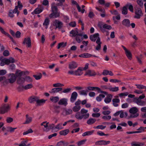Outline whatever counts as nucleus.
<instances>
[{"instance_id": "7", "label": "nucleus", "mask_w": 146, "mask_h": 146, "mask_svg": "<svg viewBox=\"0 0 146 146\" xmlns=\"http://www.w3.org/2000/svg\"><path fill=\"white\" fill-rule=\"evenodd\" d=\"M135 15L134 17L137 19H139L143 15V13L140 9L136 8L135 9Z\"/></svg>"}, {"instance_id": "2", "label": "nucleus", "mask_w": 146, "mask_h": 146, "mask_svg": "<svg viewBox=\"0 0 146 146\" xmlns=\"http://www.w3.org/2000/svg\"><path fill=\"white\" fill-rule=\"evenodd\" d=\"M11 109V106L8 104H5L2 105L0 107V113L4 114L8 112Z\"/></svg>"}, {"instance_id": "42", "label": "nucleus", "mask_w": 146, "mask_h": 146, "mask_svg": "<svg viewBox=\"0 0 146 146\" xmlns=\"http://www.w3.org/2000/svg\"><path fill=\"white\" fill-rule=\"evenodd\" d=\"M65 112V114L69 115L72 113V111L71 109H65L64 110V111L62 113V114L64 115V113Z\"/></svg>"}, {"instance_id": "45", "label": "nucleus", "mask_w": 146, "mask_h": 146, "mask_svg": "<svg viewBox=\"0 0 146 146\" xmlns=\"http://www.w3.org/2000/svg\"><path fill=\"white\" fill-rule=\"evenodd\" d=\"M25 81V78L22 77H20L18 78L17 82L19 84H21L24 83Z\"/></svg>"}, {"instance_id": "14", "label": "nucleus", "mask_w": 146, "mask_h": 146, "mask_svg": "<svg viewBox=\"0 0 146 146\" xmlns=\"http://www.w3.org/2000/svg\"><path fill=\"white\" fill-rule=\"evenodd\" d=\"M69 68L70 69H73L76 68L78 66L77 63L75 61H72L69 64Z\"/></svg>"}, {"instance_id": "26", "label": "nucleus", "mask_w": 146, "mask_h": 146, "mask_svg": "<svg viewBox=\"0 0 146 146\" xmlns=\"http://www.w3.org/2000/svg\"><path fill=\"white\" fill-rule=\"evenodd\" d=\"M92 54L88 53H85L79 55V57L84 58H89L92 57Z\"/></svg>"}, {"instance_id": "62", "label": "nucleus", "mask_w": 146, "mask_h": 146, "mask_svg": "<svg viewBox=\"0 0 146 146\" xmlns=\"http://www.w3.org/2000/svg\"><path fill=\"white\" fill-rule=\"evenodd\" d=\"M102 118L106 120H109L111 118L110 115H105L102 117Z\"/></svg>"}, {"instance_id": "39", "label": "nucleus", "mask_w": 146, "mask_h": 146, "mask_svg": "<svg viewBox=\"0 0 146 146\" xmlns=\"http://www.w3.org/2000/svg\"><path fill=\"white\" fill-rule=\"evenodd\" d=\"M108 90L113 92H116L119 90V88L118 87H113L111 86H109Z\"/></svg>"}, {"instance_id": "17", "label": "nucleus", "mask_w": 146, "mask_h": 146, "mask_svg": "<svg viewBox=\"0 0 146 146\" xmlns=\"http://www.w3.org/2000/svg\"><path fill=\"white\" fill-rule=\"evenodd\" d=\"M78 96L77 93L75 92H73L72 94L70 101L71 102H74V101L76 100L77 97Z\"/></svg>"}, {"instance_id": "9", "label": "nucleus", "mask_w": 146, "mask_h": 146, "mask_svg": "<svg viewBox=\"0 0 146 146\" xmlns=\"http://www.w3.org/2000/svg\"><path fill=\"white\" fill-rule=\"evenodd\" d=\"M46 100L44 99H39V98L37 97L36 100V106H41L43 105L45 103Z\"/></svg>"}, {"instance_id": "49", "label": "nucleus", "mask_w": 146, "mask_h": 146, "mask_svg": "<svg viewBox=\"0 0 146 146\" xmlns=\"http://www.w3.org/2000/svg\"><path fill=\"white\" fill-rule=\"evenodd\" d=\"M144 145L143 143L139 142H133L131 143L132 146H142Z\"/></svg>"}, {"instance_id": "38", "label": "nucleus", "mask_w": 146, "mask_h": 146, "mask_svg": "<svg viewBox=\"0 0 146 146\" xmlns=\"http://www.w3.org/2000/svg\"><path fill=\"white\" fill-rule=\"evenodd\" d=\"M87 89L89 90H96L98 92H101L100 88L98 87L89 86L87 88Z\"/></svg>"}, {"instance_id": "60", "label": "nucleus", "mask_w": 146, "mask_h": 146, "mask_svg": "<svg viewBox=\"0 0 146 146\" xmlns=\"http://www.w3.org/2000/svg\"><path fill=\"white\" fill-rule=\"evenodd\" d=\"M33 76L36 80H39L42 77V74H41L38 75H34Z\"/></svg>"}, {"instance_id": "56", "label": "nucleus", "mask_w": 146, "mask_h": 146, "mask_svg": "<svg viewBox=\"0 0 146 146\" xmlns=\"http://www.w3.org/2000/svg\"><path fill=\"white\" fill-rule=\"evenodd\" d=\"M7 131H10L11 132H13L15 129H16L17 128H13L10 127H7Z\"/></svg>"}, {"instance_id": "50", "label": "nucleus", "mask_w": 146, "mask_h": 146, "mask_svg": "<svg viewBox=\"0 0 146 146\" xmlns=\"http://www.w3.org/2000/svg\"><path fill=\"white\" fill-rule=\"evenodd\" d=\"M86 139H83L79 141L77 143V144L78 146H80L85 144L86 141Z\"/></svg>"}, {"instance_id": "58", "label": "nucleus", "mask_w": 146, "mask_h": 146, "mask_svg": "<svg viewBox=\"0 0 146 146\" xmlns=\"http://www.w3.org/2000/svg\"><path fill=\"white\" fill-rule=\"evenodd\" d=\"M13 118L10 117H7L6 118V121L7 123H10L13 121Z\"/></svg>"}, {"instance_id": "51", "label": "nucleus", "mask_w": 146, "mask_h": 146, "mask_svg": "<svg viewBox=\"0 0 146 146\" xmlns=\"http://www.w3.org/2000/svg\"><path fill=\"white\" fill-rule=\"evenodd\" d=\"M66 45V42H61L58 44V48L59 49L61 48L65 47Z\"/></svg>"}, {"instance_id": "16", "label": "nucleus", "mask_w": 146, "mask_h": 146, "mask_svg": "<svg viewBox=\"0 0 146 146\" xmlns=\"http://www.w3.org/2000/svg\"><path fill=\"white\" fill-rule=\"evenodd\" d=\"M3 56H0V61H1V62L0 63V66H3L6 64L8 65V62L7 60V59H3Z\"/></svg>"}, {"instance_id": "53", "label": "nucleus", "mask_w": 146, "mask_h": 146, "mask_svg": "<svg viewBox=\"0 0 146 146\" xmlns=\"http://www.w3.org/2000/svg\"><path fill=\"white\" fill-rule=\"evenodd\" d=\"M80 106H75L72 108L73 110L75 112L78 111L80 109Z\"/></svg>"}, {"instance_id": "64", "label": "nucleus", "mask_w": 146, "mask_h": 146, "mask_svg": "<svg viewBox=\"0 0 146 146\" xmlns=\"http://www.w3.org/2000/svg\"><path fill=\"white\" fill-rule=\"evenodd\" d=\"M27 142V140L23 141H21V143L19 144V146H27L26 144Z\"/></svg>"}, {"instance_id": "59", "label": "nucleus", "mask_w": 146, "mask_h": 146, "mask_svg": "<svg viewBox=\"0 0 146 146\" xmlns=\"http://www.w3.org/2000/svg\"><path fill=\"white\" fill-rule=\"evenodd\" d=\"M33 87L32 84H30L25 85L24 87V88L25 90H27Z\"/></svg>"}, {"instance_id": "41", "label": "nucleus", "mask_w": 146, "mask_h": 146, "mask_svg": "<svg viewBox=\"0 0 146 146\" xmlns=\"http://www.w3.org/2000/svg\"><path fill=\"white\" fill-rule=\"evenodd\" d=\"M113 20L115 24H117L118 21L117 20H119L120 19V17L119 15H117L116 16H114L113 17Z\"/></svg>"}, {"instance_id": "32", "label": "nucleus", "mask_w": 146, "mask_h": 146, "mask_svg": "<svg viewBox=\"0 0 146 146\" xmlns=\"http://www.w3.org/2000/svg\"><path fill=\"white\" fill-rule=\"evenodd\" d=\"M25 72L24 71H21L20 70L17 71L15 73V75L17 77H21L23 74H25Z\"/></svg>"}, {"instance_id": "3", "label": "nucleus", "mask_w": 146, "mask_h": 146, "mask_svg": "<svg viewBox=\"0 0 146 146\" xmlns=\"http://www.w3.org/2000/svg\"><path fill=\"white\" fill-rule=\"evenodd\" d=\"M63 26V23L61 21L55 19L53 20L51 24V27H54L55 29L58 28L60 29Z\"/></svg>"}, {"instance_id": "8", "label": "nucleus", "mask_w": 146, "mask_h": 146, "mask_svg": "<svg viewBox=\"0 0 146 146\" xmlns=\"http://www.w3.org/2000/svg\"><path fill=\"white\" fill-rule=\"evenodd\" d=\"M110 143V141H109L102 140L96 141L95 143V145H106L109 144Z\"/></svg>"}, {"instance_id": "11", "label": "nucleus", "mask_w": 146, "mask_h": 146, "mask_svg": "<svg viewBox=\"0 0 146 146\" xmlns=\"http://www.w3.org/2000/svg\"><path fill=\"white\" fill-rule=\"evenodd\" d=\"M44 9V7L42 6H40L36 8L32 13L35 14H38L42 11Z\"/></svg>"}, {"instance_id": "34", "label": "nucleus", "mask_w": 146, "mask_h": 146, "mask_svg": "<svg viewBox=\"0 0 146 146\" xmlns=\"http://www.w3.org/2000/svg\"><path fill=\"white\" fill-rule=\"evenodd\" d=\"M96 121L95 119L90 118L87 120V123L89 125H91L94 124Z\"/></svg>"}, {"instance_id": "36", "label": "nucleus", "mask_w": 146, "mask_h": 146, "mask_svg": "<svg viewBox=\"0 0 146 146\" xmlns=\"http://www.w3.org/2000/svg\"><path fill=\"white\" fill-rule=\"evenodd\" d=\"M56 131H58L59 130L62 129L63 128L62 123H60L58 124L55 127Z\"/></svg>"}, {"instance_id": "30", "label": "nucleus", "mask_w": 146, "mask_h": 146, "mask_svg": "<svg viewBox=\"0 0 146 146\" xmlns=\"http://www.w3.org/2000/svg\"><path fill=\"white\" fill-rule=\"evenodd\" d=\"M96 73L93 70H88L86 72L85 75H88L90 76H92L95 75Z\"/></svg>"}, {"instance_id": "6", "label": "nucleus", "mask_w": 146, "mask_h": 146, "mask_svg": "<svg viewBox=\"0 0 146 146\" xmlns=\"http://www.w3.org/2000/svg\"><path fill=\"white\" fill-rule=\"evenodd\" d=\"M121 47L125 51V54L128 58L129 60H131L132 58V55L130 51L124 46L122 45Z\"/></svg>"}, {"instance_id": "54", "label": "nucleus", "mask_w": 146, "mask_h": 146, "mask_svg": "<svg viewBox=\"0 0 146 146\" xmlns=\"http://www.w3.org/2000/svg\"><path fill=\"white\" fill-rule=\"evenodd\" d=\"M122 12V13L123 15H126L127 14V9L126 6L123 7Z\"/></svg>"}, {"instance_id": "57", "label": "nucleus", "mask_w": 146, "mask_h": 146, "mask_svg": "<svg viewBox=\"0 0 146 146\" xmlns=\"http://www.w3.org/2000/svg\"><path fill=\"white\" fill-rule=\"evenodd\" d=\"M16 6V7H17V8L18 9L19 8V10H22L23 7V5L20 1H18V5Z\"/></svg>"}, {"instance_id": "43", "label": "nucleus", "mask_w": 146, "mask_h": 146, "mask_svg": "<svg viewBox=\"0 0 146 146\" xmlns=\"http://www.w3.org/2000/svg\"><path fill=\"white\" fill-rule=\"evenodd\" d=\"M84 7L85 6L84 5H82V9H81V7L79 6L78 5H77V8L78 11L79 12H81L82 13H84L85 11V10L84 9Z\"/></svg>"}, {"instance_id": "52", "label": "nucleus", "mask_w": 146, "mask_h": 146, "mask_svg": "<svg viewBox=\"0 0 146 146\" xmlns=\"http://www.w3.org/2000/svg\"><path fill=\"white\" fill-rule=\"evenodd\" d=\"M48 128L50 129H52L53 131H56L55 127H54V124L53 123L50 124L49 125Z\"/></svg>"}, {"instance_id": "15", "label": "nucleus", "mask_w": 146, "mask_h": 146, "mask_svg": "<svg viewBox=\"0 0 146 146\" xmlns=\"http://www.w3.org/2000/svg\"><path fill=\"white\" fill-rule=\"evenodd\" d=\"M67 102L68 100L67 98H62L59 101L58 104L60 105H63L64 106H66L68 104Z\"/></svg>"}, {"instance_id": "20", "label": "nucleus", "mask_w": 146, "mask_h": 146, "mask_svg": "<svg viewBox=\"0 0 146 146\" xmlns=\"http://www.w3.org/2000/svg\"><path fill=\"white\" fill-rule=\"evenodd\" d=\"M48 122H47V121H44L41 124V126H43L44 127V131L47 132L49 130V129L48 128Z\"/></svg>"}, {"instance_id": "19", "label": "nucleus", "mask_w": 146, "mask_h": 146, "mask_svg": "<svg viewBox=\"0 0 146 146\" xmlns=\"http://www.w3.org/2000/svg\"><path fill=\"white\" fill-rule=\"evenodd\" d=\"M135 102L138 105L141 106H144L145 104V101L141 100L137 98H135Z\"/></svg>"}, {"instance_id": "23", "label": "nucleus", "mask_w": 146, "mask_h": 146, "mask_svg": "<svg viewBox=\"0 0 146 146\" xmlns=\"http://www.w3.org/2000/svg\"><path fill=\"white\" fill-rule=\"evenodd\" d=\"M68 144L69 143L67 142L60 141L57 143L56 146H67Z\"/></svg>"}, {"instance_id": "10", "label": "nucleus", "mask_w": 146, "mask_h": 146, "mask_svg": "<svg viewBox=\"0 0 146 146\" xmlns=\"http://www.w3.org/2000/svg\"><path fill=\"white\" fill-rule=\"evenodd\" d=\"M90 39L93 42H95L96 40H97L99 39L100 41V38L99 36V34L98 33H96L91 35L90 36Z\"/></svg>"}, {"instance_id": "27", "label": "nucleus", "mask_w": 146, "mask_h": 146, "mask_svg": "<svg viewBox=\"0 0 146 146\" xmlns=\"http://www.w3.org/2000/svg\"><path fill=\"white\" fill-rule=\"evenodd\" d=\"M112 98V96L111 95L109 94L107 97L105 99V102L106 104L109 103L111 102Z\"/></svg>"}, {"instance_id": "48", "label": "nucleus", "mask_w": 146, "mask_h": 146, "mask_svg": "<svg viewBox=\"0 0 146 146\" xmlns=\"http://www.w3.org/2000/svg\"><path fill=\"white\" fill-rule=\"evenodd\" d=\"M96 43L98 44V45L96 47V49L97 50H99L101 48V42L100 41L99 39L98 40H97L96 41Z\"/></svg>"}, {"instance_id": "46", "label": "nucleus", "mask_w": 146, "mask_h": 146, "mask_svg": "<svg viewBox=\"0 0 146 146\" xmlns=\"http://www.w3.org/2000/svg\"><path fill=\"white\" fill-rule=\"evenodd\" d=\"M127 115V113L126 112H123L122 111H121V113H120V118H123L126 117Z\"/></svg>"}, {"instance_id": "28", "label": "nucleus", "mask_w": 146, "mask_h": 146, "mask_svg": "<svg viewBox=\"0 0 146 146\" xmlns=\"http://www.w3.org/2000/svg\"><path fill=\"white\" fill-rule=\"evenodd\" d=\"M94 131L92 130L85 132L82 134V136L83 137L91 135L93 134Z\"/></svg>"}, {"instance_id": "22", "label": "nucleus", "mask_w": 146, "mask_h": 146, "mask_svg": "<svg viewBox=\"0 0 146 146\" xmlns=\"http://www.w3.org/2000/svg\"><path fill=\"white\" fill-rule=\"evenodd\" d=\"M0 31L3 34L9 37L12 40L13 42H14L13 38L10 36V35L8 33L6 32L4 29L1 27H0Z\"/></svg>"}, {"instance_id": "25", "label": "nucleus", "mask_w": 146, "mask_h": 146, "mask_svg": "<svg viewBox=\"0 0 146 146\" xmlns=\"http://www.w3.org/2000/svg\"><path fill=\"white\" fill-rule=\"evenodd\" d=\"M123 25L127 27H129L130 26V22L129 19H124L122 22Z\"/></svg>"}, {"instance_id": "13", "label": "nucleus", "mask_w": 146, "mask_h": 146, "mask_svg": "<svg viewBox=\"0 0 146 146\" xmlns=\"http://www.w3.org/2000/svg\"><path fill=\"white\" fill-rule=\"evenodd\" d=\"M70 36H75L77 35L80 36H82V34H78V31L77 30H72L70 32Z\"/></svg>"}, {"instance_id": "55", "label": "nucleus", "mask_w": 146, "mask_h": 146, "mask_svg": "<svg viewBox=\"0 0 146 146\" xmlns=\"http://www.w3.org/2000/svg\"><path fill=\"white\" fill-rule=\"evenodd\" d=\"M135 85L137 86V87L139 89H145V91H146V87L145 86H144L142 85H139V84H136Z\"/></svg>"}, {"instance_id": "35", "label": "nucleus", "mask_w": 146, "mask_h": 146, "mask_svg": "<svg viewBox=\"0 0 146 146\" xmlns=\"http://www.w3.org/2000/svg\"><path fill=\"white\" fill-rule=\"evenodd\" d=\"M83 70L80 69V68H78L77 70L75 71V75L76 76H80L81 75L83 74L82 71Z\"/></svg>"}, {"instance_id": "24", "label": "nucleus", "mask_w": 146, "mask_h": 146, "mask_svg": "<svg viewBox=\"0 0 146 146\" xmlns=\"http://www.w3.org/2000/svg\"><path fill=\"white\" fill-rule=\"evenodd\" d=\"M50 23V20L48 18H46L43 23V25L47 29Z\"/></svg>"}, {"instance_id": "44", "label": "nucleus", "mask_w": 146, "mask_h": 146, "mask_svg": "<svg viewBox=\"0 0 146 146\" xmlns=\"http://www.w3.org/2000/svg\"><path fill=\"white\" fill-rule=\"evenodd\" d=\"M37 97L36 96H32L29 98L28 99V100L30 103H33L34 101L36 102Z\"/></svg>"}, {"instance_id": "21", "label": "nucleus", "mask_w": 146, "mask_h": 146, "mask_svg": "<svg viewBox=\"0 0 146 146\" xmlns=\"http://www.w3.org/2000/svg\"><path fill=\"white\" fill-rule=\"evenodd\" d=\"M102 94H100L99 96L96 98V100L97 101L100 102L102 100V98L105 97V94H106L107 93L106 92H102Z\"/></svg>"}, {"instance_id": "18", "label": "nucleus", "mask_w": 146, "mask_h": 146, "mask_svg": "<svg viewBox=\"0 0 146 146\" xmlns=\"http://www.w3.org/2000/svg\"><path fill=\"white\" fill-rule=\"evenodd\" d=\"M23 43L27 45L28 47H30L31 46V40L29 37H28L25 38Z\"/></svg>"}, {"instance_id": "33", "label": "nucleus", "mask_w": 146, "mask_h": 146, "mask_svg": "<svg viewBox=\"0 0 146 146\" xmlns=\"http://www.w3.org/2000/svg\"><path fill=\"white\" fill-rule=\"evenodd\" d=\"M26 120L24 124H27L31 122L32 121V118L31 117H29L28 115H26Z\"/></svg>"}, {"instance_id": "47", "label": "nucleus", "mask_w": 146, "mask_h": 146, "mask_svg": "<svg viewBox=\"0 0 146 146\" xmlns=\"http://www.w3.org/2000/svg\"><path fill=\"white\" fill-rule=\"evenodd\" d=\"M127 7H128L129 11L132 12H133V6L130 3H128L126 5Z\"/></svg>"}, {"instance_id": "12", "label": "nucleus", "mask_w": 146, "mask_h": 146, "mask_svg": "<svg viewBox=\"0 0 146 146\" xmlns=\"http://www.w3.org/2000/svg\"><path fill=\"white\" fill-rule=\"evenodd\" d=\"M8 80L10 83H12L15 82L16 80V77L15 75L14 74H10L9 76Z\"/></svg>"}, {"instance_id": "29", "label": "nucleus", "mask_w": 146, "mask_h": 146, "mask_svg": "<svg viewBox=\"0 0 146 146\" xmlns=\"http://www.w3.org/2000/svg\"><path fill=\"white\" fill-rule=\"evenodd\" d=\"M113 105L115 107H117L120 102V100L119 99L115 98L112 100Z\"/></svg>"}, {"instance_id": "37", "label": "nucleus", "mask_w": 146, "mask_h": 146, "mask_svg": "<svg viewBox=\"0 0 146 146\" xmlns=\"http://www.w3.org/2000/svg\"><path fill=\"white\" fill-rule=\"evenodd\" d=\"M50 100L52 102L56 103L58 101L59 98L58 96H51L50 97Z\"/></svg>"}, {"instance_id": "63", "label": "nucleus", "mask_w": 146, "mask_h": 146, "mask_svg": "<svg viewBox=\"0 0 146 146\" xmlns=\"http://www.w3.org/2000/svg\"><path fill=\"white\" fill-rule=\"evenodd\" d=\"M33 131L31 129H29L27 131L24 132L23 133V135H27L29 133H32Z\"/></svg>"}, {"instance_id": "40", "label": "nucleus", "mask_w": 146, "mask_h": 146, "mask_svg": "<svg viewBox=\"0 0 146 146\" xmlns=\"http://www.w3.org/2000/svg\"><path fill=\"white\" fill-rule=\"evenodd\" d=\"M69 131V130L67 129L60 131L59 133L61 135H66L68 133Z\"/></svg>"}, {"instance_id": "4", "label": "nucleus", "mask_w": 146, "mask_h": 146, "mask_svg": "<svg viewBox=\"0 0 146 146\" xmlns=\"http://www.w3.org/2000/svg\"><path fill=\"white\" fill-rule=\"evenodd\" d=\"M90 116L89 113L86 114H81V113L78 112L75 115V117L77 119L81 120L83 119H86L88 118Z\"/></svg>"}, {"instance_id": "1", "label": "nucleus", "mask_w": 146, "mask_h": 146, "mask_svg": "<svg viewBox=\"0 0 146 146\" xmlns=\"http://www.w3.org/2000/svg\"><path fill=\"white\" fill-rule=\"evenodd\" d=\"M52 10V13L49 15L50 18H57L60 16V14L57 12V9L55 3H53L51 5Z\"/></svg>"}, {"instance_id": "61", "label": "nucleus", "mask_w": 146, "mask_h": 146, "mask_svg": "<svg viewBox=\"0 0 146 146\" xmlns=\"http://www.w3.org/2000/svg\"><path fill=\"white\" fill-rule=\"evenodd\" d=\"M7 60L8 62V65L10 63H14L15 61L14 59L12 57L7 59Z\"/></svg>"}, {"instance_id": "5", "label": "nucleus", "mask_w": 146, "mask_h": 146, "mask_svg": "<svg viewBox=\"0 0 146 146\" xmlns=\"http://www.w3.org/2000/svg\"><path fill=\"white\" fill-rule=\"evenodd\" d=\"M138 111V109L136 107H133L129 110V112L132 114L131 115V117H135L138 116L139 114L137 113Z\"/></svg>"}, {"instance_id": "31", "label": "nucleus", "mask_w": 146, "mask_h": 146, "mask_svg": "<svg viewBox=\"0 0 146 146\" xmlns=\"http://www.w3.org/2000/svg\"><path fill=\"white\" fill-rule=\"evenodd\" d=\"M62 88H55L52 89L50 92L51 93H56L62 91Z\"/></svg>"}]
</instances>
